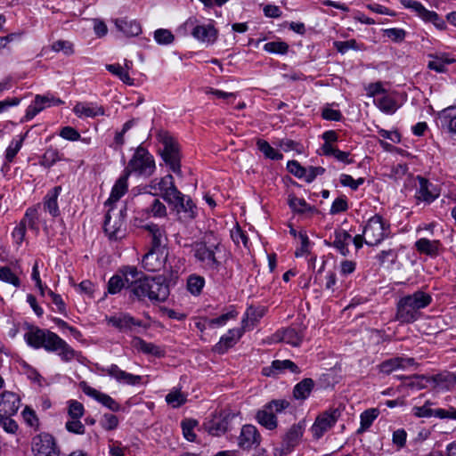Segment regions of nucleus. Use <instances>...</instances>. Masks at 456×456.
<instances>
[{"instance_id": "14", "label": "nucleus", "mask_w": 456, "mask_h": 456, "mask_svg": "<svg viewBox=\"0 0 456 456\" xmlns=\"http://www.w3.org/2000/svg\"><path fill=\"white\" fill-rule=\"evenodd\" d=\"M260 443L261 436L255 426L248 424L241 428L238 437V445L240 449L250 450L259 446Z\"/></svg>"}, {"instance_id": "47", "label": "nucleus", "mask_w": 456, "mask_h": 456, "mask_svg": "<svg viewBox=\"0 0 456 456\" xmlns=\"http://www.w3.org/2000/svg\"><path fill=\"white\" fill-rule=\"evenodd\" d=\"M333 45L337 51L342 54H345L351 49L355 51H362L365 49L364 45L362 43H358L355 39L335 41Z\"/></svg>"}, {"instance_id": "64", "label": "nucleus", "mask_w": 456, "mask_h": 456, "mask_svg": "<svg viewBox=\"0 0 456 456\" xmlns=\"http://www.w3.org/2000/svg\"><path fill=\"white\" fill-rule=\"evenodd\" d=\"M264 49L268 53L284 54L287 53L289 45L285 42L273 41L266 43Z\"/></svg>"}, {"instance_id": "63", "label": "nucleus", "mask_w": 456, "mask_h": 456, "mask_svg": "<svg viewBox=\"0 0 456 456\" xmlns=\"http://www.w3.org/2000/svg\"><path fill=\"white\" fill-rule=\"evenodd\" d=\"M14 415H3L0 416V426L4 430L10 434H15L18 430V424L12 419Z\"/></svg>"}, {"instance_id": "3", "label": "nucleus", "mask_w": 456, "mask_h": 456, "mask_svg": "<svg viewBox=\"0 0 456 456\" xmlns=\"http://www.w3.org/2000/svg\"><path fill=\"white\" fill-rule=\"evenodd\" d=\"M193 256L200 265L210 273H217L222 265L217 254L220 251L219 244L208 245L203 241H196L192 244Z\"/></svg>"}, {"instance_id": "41", "label": "nucleus", "mask_w": 456, "mask_h": 456, "mask_svg": "<svg viewBox=\"0 0 456 456\" xmlns=\"http://www.w3.org/2000/svg\"><path fill=\"white\" fill-rule=\"evenodd\" d=\"M351 239V235L343 230L335 231L334 232V241L332 242V246L337 248V250L343 256H346L349 253L347 248V240Z\"/></svg>"}, {"instance_id": "42", "label": "nucleus", "mask_w": 456, "mask_h": 456, "mask_svg": "<svg viewBox=\"0 0 456 456\" xmlns=\"http://www.w3.org/2000/svg\"><path fill=\"white\" fill-rule=\"evenodd\" d=\"M145 214L154 218H164L167 216V208L159 199H153L151 203L144 209Z\"/></svg>"}, {"instance_id": "59", "label": "nucleus", "mask_w": 456, "mask_h": 456, "mask_svg": "<svg viewBox=\"0 0 456 456\" xmlns=\"http://www.w3.org/2000/svg\"><path fill=\"white\" fill-rule=\"evenodd\" d=\"M126 284V282L122 275L115 274L108 282V292L112 295L117 294L121 291Z\"/></svg>"}, {"instance_id": "40", "label": "nucleus", "mask_w": 456, "mask_h": 456, "mask_svg": "<svg viewBox=\"0 0 456 456\" xmlns=\"http://www.w3.org/2000/svg\"><path fill=\"white\" fill-rule=\"evenodd\" d=\"M379 415V410L377 408H370L362 411L360 415V428L357 429V434L367 431Z\"/></svg>"}, {"instance_id": "61", "label": "nucleus", "mask_w": 456, "mask_h": 456, "mask_svg": "<svg viewBox=\"0 0 456 456\" xmlns=\"http://www.w3.org/2000/svg\"><path fill=\"white\" fill-rule=\"evenodd\" d=\"M197 421L194 419H185L182 421V429L183 436L190 442L196 440V434L193 432V428L196 427Z\"/></svg>"}, {"instance_id": "22", "label": "nucleus", "mask_w": 456, "mask_h": 456, "mask_svg": "<svg viewBox=\"0 0 456 456\" xmlns=\"http://www.w3.org/2000/svg\"><path fill=\"white\" fill-rule=\"evenodd\" d=\"M415 364L414 358L394 357L382 362L378 365L379 372L389 375L395 370H404Z\"/></svg>"}, {"instance_id": "30", "label": "nucleus", "mask_w": 456, "mask_h": 456, "mask_svg": "<svg viewBox=\"0 0 456 456\" xmlns=\"http://www.w3.org/2000/svg\"><path fill=\"white\" fill-rule=\"evenodd\" d=\"M279 340L289 344L292 346H299L303 341L304 334L302 331H297L295 328H286L276 333Z\"/></svg>"}, {"instance_id": "49", "label": "nucleus", "mask_w": 456, "mask_h": 456, "mask_svg": "<svg viewBox=\"0 0 456 456\" xmlns=\"http://www.w3.org/2000/svg\"><path fill=\"white\" fill-rule=\"evenodd\" d=\"M432 405H434V403L428 400L422 406H414L412 414L417 418H436L437 409H432Z\"/></svg>"}, {"instance_id": "26", "label": "nucleus", "mask_w": 456, "mask_h": 456, "mask_svg": "<svg viewBox=\"0 0 456 456\" xmlns=\"http://www.w3.org/2000/svg\"><path fill=\"white\" fill-rule=\"evenodd\" d=\"M109 323L121 331L132 330L134 327H142V322L136 320L129 314H120L109 319Z\"/></svg>"}, {"instance_id": "20", "label": "nucleus", "mask_w": 456, "mask_h": 456, "mask_svg": "<svg viewBox=\"0 0 456 456\" xmlns=\"http://www.w3.org/2000/svg\"><path fill=\"white\" fill-rule=\"evenodd\" d=\"M83 392L102 403L103 406L107 407L112 411H118L120 410V405L118 402H116L112 397L109 395L102 393L97 389L86 385L85 382L81 384Z\"/></svg>"}, {"instance_id": "23", "label": "nucleus", "mask_w": 456, "mask_h": 456, "mask_svg": "<svg viewBox=\"0 0 456 456\" xmlns=\"http://www.w3.org/2000/svg\"><path fill=\"white\" fill-rule=\"evenodd\" d=\"M285 371L299 373L300 369L290 360H275L269 368L263 369V374L265 376H277Z\"/></svg>"}, {"instance_id": "50", "label": "nucleus", "mask_w": 456, "mask_h": 456, "mask_svg": "<svg viewBox=\"0 0 456 456\" xmlns=\"http://www.w3.org/2000/svg\"><path fill=\"white\" fill-rule=\"evenodd\" d=\"M61 156L58 150L53 148L47 149L40 159V165L45 168H49L53 166L57 161L61 160Z\"/></svg>"}, {"instance_id": "27", "label": "nucleus", "mask_w": 456, "mask_h": 456, "mask_svg": "<svg viewBox=\"0 0 456 456\" xmlns=\"http://www.w3.org/2000/svg\"><path fill=\"white\" fill-rule=\"evenodd\" d=\"M441 127L449 134L456 135V106H450L439 113Z\"/></svg>"}, {"instance_id": "1", "label": "nucleus", "mask_w": 456, "mask_h": 456, "mask_svg": "<svg viewBox=\"0 0 456 456\" xmlns=\"http://www.w3.org/2000/svg\"><path fill=\"white\" fill-rule=\"evenodd\" d=\"M27 344L35 348L57 353L61 361L70 362L78 355L65 340L56 333L38 327H31L24 335Z\"/></svg>"}, {"instance_id": "56", "label": "nucleus", "mask_w": 456, "mask_h": 456, "mask_svg": "<svg viewBox=\"0 0 456 456\" xmlns=\"http://www.w3.org/2000/svg\"><path fill=\"white\" fill-rule=\"evenodd\" d=\"M26 136L27 133L23 135H20V138L18 140H13L8 146L5 151V159L8 162H12L14 159L15 156L20 150Z\"/></svg>"}, {"instance_id": "54", "label": "nucleus", "mask_w": 456, "mask_h": 456, "mask_svg": "<svg viewBox=\"0 0 456 456\" xmlns=\"http://www.w3.org/2000/svg\"><path fill=\"white\" fill-rule=\"evenodd\" d=\"M35 100L37 101V104L41 105L43 110L45 108H48L51 106H59V105H62L64 103V102L62 100L55 97L52 94H46L45 95L37 94L35 96Z\"/></svg>"}, {"instance_id": "44", "label": "nucleus", "mask_w": 456, "mask_h": 456, "mask_svg": "<svg viewBox=\"0 0 456 456\" xmlns=\"http://www.w3.org/2000/svg\"><path fill=\"white\" fill-rule=\"evenodd\" d=\"M303 436V428L300 425H293L286 433L284 443L288 449L295 447Z\"/></svg>"}, {"instance_id": "10", "label": "nucleus", "mask_w": 456, "mask_h": 456, "mask_svg": "<svg viewBox=\"0 0 456 456\" xmlns=\"http://www.w3.org/2000/svg\"><path fill=\"white\" fill-rule=\"evenodd\" d=\"M31 446L34 456H59L55 439L48 433L35 436Z\"/></svg>"}, {"instance_id": "46", "label": "nucleus", "mask_w": 456, "mask_h": 456, "mask_svg": "<svg viewBox=\"0 0 456 456\" xmlns=\"http://www.w3.org/2000/svg\"><path fill=\"white\" fill-rule=\"evenodd\" d=\"M397 258L398 251L395 248L384 249L377 256L379 265L387 268L392 267L396 263Z\"/></svg>"}, {"instance_id": "52", "label": "nucleus", "mask_w": 456, "mask_h": 456, "mask_svg": "<svg viewBox=\"0 0 456 456\" xmlns=\"http://www.w3.org/2000/svg\"><path fill=\"white\" fill-rule=\"evenodd\" d=\"M106 69L117 76L125 84L129 86L134 84V79L130 77L128 72L120 64H108Z\"/></svg>"}, {"instance_id": "60", "label": "nucleus", "mask_w": 456, "mask_h": 456, "mask_svg": "<svg viewBox=\"0 0 456 456\" xmlns=\"http://www.w3.org/2000/svg\"><path fill=\"white\" fill-rule=\"evenodd\" d=\"M278 145L284 151H294L298 154H301L304 152V146L301 142L291 140V139H281L279 141Z\"/></svg>"}, {"instance_id": "38", "label": "nucleus", "mask_w": 456, "mask_h": 456, "mask_svg": "<svg viewBox=\"0 0 456 456\" xmlns=\"http://www.w3.org/2000/svg\"><path fill=\"white\" fill-rule=\"evenodd\" d=\"M289 206L293 212L297 214L314 215L317 213V209L310 206L304 199L297 198L294 195L289 197Z\"/></svg>"}, {"instance_id": "32", "label": "nucleus", "mask_w": 456, "mask_h": 456, "mask_svg": "<svg viewBox=\"0 0 456 456\" xmlns=\"http://www.w3.org/2000/svg\"><path fill=\"white\" fill-rule=\"evenodd\" d=\"M428 57L431 60L428 63V68L438 73L446 72V66L455 61V60L453 58H450L447 53L441 55L429 54Z\"/></svg>"}, {"instance_id": "2", "label": "nucleus", "mask_w": 456, "mask_h": 456, "mask_svg": "<svg viewBox=\"0 0 456 456\" xmlns=\"http://www.w3.org/2000/svg\"><path fill=\"white\" fill-rule=\"evenodd\" d=\"M431 302V295L422 290L404 296L397 302L395 319L402 323H412L421 316L420 310Z\"/></svg>"}, {"instance_id": "55", "label": "nucleus", "mask_w": 456, "mask_h": 456, "mask_svg": "<svg viewBox=\"0 0 456 456\" xmlns=\"http://www.w3.org/2000/svg\"><path fill=\"white\" fill-rule=\"evenodd\" d=\"M0 281L18 288L20 286L19 277L8 266L0 267Z\"/></svg>"}, {"instance_id": "37", "label": "nucleus", "mask_w": 456, "mask_h": 456, "mask_svg": "<svg viewBox=\"0 0 456 456\" xmlns=\"http://www.w3.org/2000/svg\"><path fill=\"white\" fill-rule=\"evenodd\" d=\"M127 179L128 175L124 174L120 176L114 186L112 187L110 198L107 200L106 204H112L120 200V198L125 195L127 191Z\"/></svg>"}, {"instance_id": "8", "label": "nucleus", "mask_w": 456, "mask_h": 456, "mask_svg": "<svg viewBox=\"0 0 456 456\" xmlns=\"http://www.w3.org/2000/svg\"><path fill=\"white\" fill-rule=\"evenodd\" d=\"M342 413L339 408H330L319 414L313 426L311 432L315 439H320L328 432L338 420Z\"/></svg>"}, {"instance_id": "15", "label": "nucleus", "mask_w": 456, "mask_h": 456, "mask_svg": "<svg viewBox=\"0 0 456 456\" xmlns=\"http://www.w3.org/2000/svg\"><path fill=\"white\" fill-rule=\"evenodd\" d=\"M180 197L172 198L168 205L174 207L177 213H183L186 220H193L197 216V207L190 197L181 192Z\"/></svg>"}, {"instance_id": "53", "label": "nucleus", "mask_w": 456, "mask_h": 456, "mask_svg": "<svg viewBox=\"0 0 456 456\" xmlns=\"http://www.w3.org/2000/svg\"><path fill=\"white\" fill-rule=\"evenodd\" d=\"M258 150L268 159L273 160H280L283 158V155L274 150L268 142L259 139L256 142Z\"/></svg>"}, {"instance_id": "48", "label": "nucleus", "mask_w": 456, "mask_h": 456, "mask_svg": "<svg viewBox=\"0 0 456 456\" xmlns=\"http://www.w3.org/2000/svg\"><path fill=\"white\" fill-rule=\"evenodd\" d=\"M374 104L385 113H394L396 110V102L389 95L374 99Z\"/></svg>"}, {"instance_id": "17", "label": "nucleus", "mask_w": 456, "mask_h": 456, "mask_svg": "<svg viewBox=\"0 0 456 456\" xmlns=\"http://www.w3.org/2000/svg\"><path fill=\"white\" fill-rule=\"evenodd\" d=\"M417 179L419 185L416 191L417 200L429 204L439 197L440 191L435 184L422 176H418Z\"/></svg>"}, {"instance_id": "28", "label": "nucleus", "mask_w": 456, "mask_h": 456, "mask_svg": "<svg viewBox=\"0 0 456 456\" xmlns=\"http://www.w3.org/2000/svg\"><path fill=\"white\" fill-rule=\"evenodd\" d=\"M153 277L143 276L142 279L135 280L131 281V292L139 299L144 300L149 299L150 289L151 287V281Z\"/></svg>"}, {"instance_id": "57", "label": "nucleus", "mask_w": 456, "mask_h": 456, "mask_svg": "<svg viewBox=\"0 0 456 456\" xmlns=\"http://www.w3.org/2000/svg\"><path fill=\"white\" fill-rule=\"evenodd\" d=\"M120 273H122V276L125 279L128 288H131L132 281L143 278L142 274L134 266H124L120 270Z\"/></svg>"}, {"instance_id": "12", "label": "nucleus", "mask_w": 456, "mask_h": 456, "mask_svg": "<svg viewBox=\"0 0 456 456\" xmlns=\"http://www.w3.org/2000/svg\"><path fill=\"white\" fill-rule=\"evenodd\" d=\"M102 373L109 375L120 384L135 386L141 383L142 376L134 375L121 370L117 364L97 368Z\"/></svg>"}, {"instance_id": "51", "label": "nucleus", "mask_w": 456, "mask_h": 456, "mask_svg": "<svg viewBox=\"0 0 456 456\" xmlns=\"http://www.w3.org/2000/svg\"><path fill=\"white\" fill-rule=\"evenodd\" d=\"M205 285V279L197 274H191L187 279V289L194 296L201 293Z\"/></svg>"}, {"instance_id": "6", "label": "nucleus", "mask_w": 456, "mask_h": 456, "mask_svg": "<svg viewBox=\"0 0 456 456\" xmlns=\"http://www.w3.org/2000/svg\"><path fill=\"white\" fill-rule=\"evenodd\" d=\"M365 243L369 246L379 244L390 233V224L379 215L370 217L363 228Z\"/></svg>"}, {"instance_id": "45", "label": "nucleus", "mask_w": 456, "mask_h": 456, "mask_svg": "<svg viewBox=\"0 0 456 456\" xmlns=\"http://www.w3.org/2000/svg\"><path fill=\"white\" fill-rule=\"evenodd\" d=\"M322 151L325 156H333L337 160L351 164L353 161L349 159V152L343 151L338 148L333 147L331 144H323Z\"/></svg>"}, {"instance_id": "9", "label": "nucleus", "mask_w": 456, "mask_h": 456, "mask_svg": "<svg viewBox=\"0 0 456 456\" xmlns=\"http://www.w3.org/2000/svg\"><path fill=\"white\" fill-rule=\"evenodd\" d=\"M196 18H189L180 29L191 30V36L200 42L206 43L208 45L214 44L217 37V31L214 26L208 25H198Z\"/></svg>"}, {"instance_id": "62", "label": "nucleus", "mask_w": 456, "mask_h": 456, "mask_svg": "<svg viewBox=\"0 0 456 456\" xmlns=\"http://www.w3.org/2000/svg\"><path fill=\"white\" fill-rule=\"evenodd\" d=\"M154 38L159 45H169L175 40V37L168 29L159 28L154 32Z\"/></svg>"}, {"instance_id": "34", "label": "nucleus", "mask_w": 456, "mask_h": 456, "mask_svg": "<svg viewBox=\"0 0 456 456\" xmlns=\"http://www.w3.org/2000/svg\"><path fill=\"white\" fill-rule=\"evenodd\" d=\"M115 25L119 31L127 37H136L142 32V27L139 22L133 20H128L126 18L117 19Z\"/></svg>"}, {"instance_id": "21", "label": "nucleus", "mask_w": 456, "mask_h": 456, "mask_svg": "<svg viewBox=\"0 0 456 456\" xmlns=\"http://www.w3.org/2000/svg\"><path fill=\"white\" fill-rule=\"evenodd\" d=\"M244 333V327L238 329H231L226 334L221 337L218 343L214 346V351L218 354H224L232 347Z\"/></svg>"}, {"instance_id": "35", "label": "nucleus", "mask_w": 456, "mask_h": 456, "mask_svg": "<svg viewBox=\"0 0 456 456\" xmlns=\"http://www.w3.org/2000/svg\"><path fill=\"white\" fill-rule=\"evenodd\" d=\"M258 423L269 430L277 428V419L273 411L265 404L262 410H259L256 416Z\"/></svg>"}, {"instance_id": "33", "label": "nucleus", "mask_w": 456, "mask_h": 456, "mask_svg": "<svg viewBox=\"0 0 456 456\" xmlns=\"http://www.w3.org/2000/svg\"><path fill=\"white\" fill-rule=\"evenodd\" d=\"M414 246L419 253L425 254L429 256H436L438 255L441 243L436 240H430L426 238H421L415 242Z\"/></svg>"}, {"instance_id": "13", "label": "nucleus", "mask_w": 456, "mask_h": 456, "mask_svg": "<svg viewBox=\"0 0 456 456\" xmlns=\"http://www.w3.org/2000/svg\"><path fill=\"white\" fill-rule=\"evenodd\" d=\"M167 259L166 249L151 248L142 259V265L148 272H158L165 267Z\"/></svg>"}, {"instance_id": "25", "label": "nucleus", "mask_w": 456, "mask_h": 456, "mask_svg": "<svg viewBox=\"0 0 456 456\" xmlns=\"http://www.w3.org/2000/svg\"><path fill=\"white\" fill-rule=\"evenodd\" d=\"M159 180L160 184L161 198L166 202H170L172 198L180 197L179 195H181V191L175 186L172 175H167Z\"/></svg>"}, {"instance_id": "11", "label": "nucleus", "mask_w": 456, "mask_h": 456, "mask_svg": "<svg viewBox=\"0 0 456 456\" xmlns=\"http://www.w3.org/2000/svg\"><path fill=\"white\" fill-rule=\"evenodd\" d=\"M400 3L404 8L411 9L416 12L423 20L432 22L440 29L445 28L444 21L439 17V15L434 11L426 9L420 2L415 0H401Z\"/></svg>"}, {"instance_id": "43", "label": "nucleus", "mask_w": 456, "mask_h": 456, "mask_svg": "<svg viewBox=\"0 0 456 456\" xmlns=\"http://www.w3.org/2000/svg\"><path fill=\"white\" fill-rule=\"evenodd\" d=\"M435 385L441 389L449 390L456 385V375L451 372L439 373L432 378Z\"/></svg>"}, {"instance_id": "24", "label": "nucleus", "mask_w": 456, "mask_h": 456, "mask_svg": "<svg viewBox=\"0 0 456 456\" xmlns=\"http://www.w3.org/2000/svg\"><path fill=\"white\" fill-rule=\"evenodd\" d=\"M73 111L79 118H95L105 114L104 108L95 102H77Z\"/></svg>"}, {"instance_id": "4", "label": "nucleus", "mask_w": 456, "mask_h": 456, "mask_svg": "<svg viewBox=\"0 0 456 456\" xmlns=\"http://www.w3.org/2000/svg\"><path fill=\"white\" fill-rule=\"evenodd\" d=\"M156 169L153 156L142 146L136 148L132 159L125 168V174L128 176L135 174L138 176L150 177Z\"/></svg>"}, {"instance_id": "39", "label": "nucleus", "mask_w": 456, "mask_h": 456, "mask_svg": "<svg viewBox=\"0 0 456 456\" xmlns=\"http://www.w3.org/2000/svg\"><path fill=\"white\" fill-rule=\"evenodd\" d=\"M314 387V381L310 378H305L294 387L293 396L297 400H305L310 395Z\"/></svg>"}, {"instance_id": "58", "label": "nucleus", "mask_w": 456, "mask_h": 456, "mask_svg": "<svg viewBox=\"0 0 456 456\" xmlns=\"http://www.w3.org/2000/svg\"><path fill=\"white\" fill-rule=\"evenodd\" d=\"M238 313L234 310L230 311L226 314H224L217 318L214 319H208L206 321V323L208 328H215L217 326H224L226 324V322L231 320L234 319L237 316Z\"/></svg>"}, {"instance_id": "29", "label": "nucleus", "mask_w": 456, "mask_h": 456, "mask_svg": "<svg viewBox=\"0 0 456 456\" xmlns=\"http://www.w3.org/2000/svg\"><path fill=\"white\" fill-rule=\"evenodd\" d=\"M144 229L151 235V248L165 249L167 241L166 231L156 224H150Z\"/></svg>"}, {"instance_id": "7", "label": "nucleus", "mask_w": 456, "mask_h": 456, "mask_svg": "<svg viewBox=\"0 0 456 456\" xmlns=\"http://www.w3.org/2000/svg\"><path fill=\"white\" fill-rule=\"evenodd\" d=\"M41 206L39 204L32 208H28L26 210L24 217L21 219L20 224L14 228L12 232V237L18 245H20L24 240L27 225L31 230L38 231L39 223L45 224V222L40 219V215L38 212Z\"/></svg>"}, {"instance_id": "36", "label": "nucleus", "mask_w": 456, "mask_h": 456, "mask_svg": "<svg viewBox=\"0 0 456 456\" xmlns=\"http://www.w3.org/2000/svg\"><path fill=\"white\" fill-rule=\"evenodd\" d=\"M132 346L145 354H151L157 357L164 354L163 350L159 346L153 343L146 342L139 337H134L132 339Z\"/></svg>"}, {"instance_id": "5", "label": "nucleus", "mask_w": 456, "mask_h": 456, "mask_svg": "<svg viewBox=\"0 0 456 456\" xmlns=\"http://www.w3.org/2000/svg\"><path fill=\"white\" fill-rule=\"evenodd\" d=\"M157 137L163 145V150L160 152L162 159L174 173L181 175L180 152L177 142L166 131H160Z\"/></svg>"}, {"instance_id": "31", "label": "nucleus", "mask_w": 456, "mask_h": 456, "mask_svg": "<svg viewBox=\"0 0 456 456\" xmlns=\"http://www.w3.org/2000/svg\"><path fill=\"white\" fill-rule=\"evenodd\" d=\"M123 221L119 218L118 222L111 224L110 216L109 213L105 216L104 232L108 234L110 240H118L125 237V230L122 228Z\"/></svg>"}, {"instance_id": "16", "label": "nucleus", "mask_w": 456, "mask_h": 456, "mask_svg": "<svg viewBox=\"0 0 456 456\" xmlns=\"http://www.w3.org/2000/svg\"><path fill=\"white\" fill-rule=\"evenodd\" d=\"M169 286L162 275L153 277L149 293V300L152 303L165 302L169 296Z\"/></svg>"}, {"instance_id": "19", "label": "nucleus", "mask_w": 456, "mask_h": 456, "mask_svg": "<svg viewBox=\"0 0 456 456\" xmlns=\"http://www.w3.org/2000/svg\"><path fill=\"white\" fill-rule=\"evenodd\" d=\"M61 191L62 188L60 185L51 189L44 197L42 205L39 204L41 206L39 209L43 208V210L49 213L53 218L58 217L61 215L58 205V197Z\"/></svg>"}, {"instance_id": "18", "label": "nucleus", "mask_w": 456, "mask_h": 456, "mask_svg": "<svg viewBox=\"0 0 456 456\" xmlns=\"http://www.w3.org/2000/svg\"><path fill=\"white\" fill-rule=\"evenodd\" d=\"M20 405L19 395L11 391L0 394V416L16 415Z\"/></svg>"}]
</instances>
